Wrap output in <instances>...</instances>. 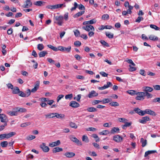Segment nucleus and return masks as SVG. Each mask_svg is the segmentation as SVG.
<instances>
[{
    "label": "nucleus",
    "mask_w": 160,
    "mask_h": 160,
    "mask_svg": "<svg viewBox=\"0 0 160 160\" xmlns=\"http://www.w3.org/2000/svg\"><path fill=\"white\" fill-rule=\"evenodd\" d=\"M63 17L62 16H57L54 17V23L61 26L63 23Z\"/></svg>",
    "instance_id": "obj_1"
},
{
    "label": "nucleus",
    "mask_w": 160,
    "mask_h": 160,
    "mask_svg": "<svg viewBox=\"0 0 160 160\" xmlns=\"http://www.w3.org/2000/svg\"><path fill=\"white\" fill-rule=\"evenodd\" d=\"M74 7H72L71 9V10L72 11L76 10V8L78 7V9L80 10H83V11H84L85 9V7L83 5L80 4L78 5L76 2H74Z\"/></svg>",
    "instance_id": "obj_2"
},
{
    "label": "nucleus",
    "mask_w": 160,
    "mask_h": 160,
    "mask_svg": "<svg viewBox=\"0 0 160 160\" xmlns=\"http://www.w3.org/2000/svg\"><path fill=\"white\" fill-rule=\"evenodd\" d=\"M136 95L137 96L135 98L137 100H143L144 99L145 97L144 92H137Z\"/></svg>",
    "instance_id": "obj_3"
},
{
    "label": "nucleus",
    "mask_w": 160,
    "mask_h": 160,
    "mask_svg": "<svg viewBox=\"0 0 160 160\" xmlns=\"http://www.w3.org/2000/svg\"><path fill=\"white\" fill-rule=\"evenodd\" d=\"M36 91H27V92L24 93L21 91H20L19 95L22 97H28L30 95L31 92H35Z\"/></svg>",
    "instance_id": "obj_4"
},
{
    "label": "nucleus",
    "mask_w": 160,
    "mask_h": 160,
    "mask_svg": "<svg viewBox=\"0 0 160 160\" xmlns=\"http://www.w3.org/2000/svg\"><path fill=\"white\" fill-rule=\"evenodd\" d=\"M113 140L117 142H120L122 141L123 138L119 135H117L113 136Z\"/></svg>",
    "instance_id": "obj_5"
},
{
    "label": "nucleus",
    "mask_w": 160,
    "mask_h": 160,
    "mask_svg": "<svg viewBox=\"0 0 160 160\" xmlns=\"http://www.w3.org/2000/svg\"><path fill=\"white\" fill-rule=\"evenodd\" d=\"M150 120L149 117L147 116L142 117L141 119L139 120V121L140 123L144 124L146 123L147 121H149Z\"/></svg>",
    "instance_id": "obj_6"
},
{
    "label": "nucleus",
    "mask_w": 160,
    "mask_h": 160,
    "mask_svg": "<svg viewBox=\"0 0 160 160\" xmlns=\"http://www.w3.org/2000/svg\"><path fill=\"white\" fill-rule=\"evenodd\" d=\"M70 138L72 141L76 143L78 145L81 146L82 145L81 142L76 137L71 136Z\"/></svg>",
    "instance_id": "obj_7"
},
{
    "label": "nucleus",
    "mask_w": 160,
    "mask_h": 160,
    "mask_svg": "<svg viewBox=\"0 0 160 160\" xmlns=\"http://www.w3.org/2000/svg\"><path fill=\"white\" fill-rule=\"evenodd\" d=\"M40 147L44 152H48L50 149L49 148L48 146H46V144L44 143L41 144Z\"/></svg>",
    "instance_id": "obj_8"
},
{
    "label": "nucleus",
    "mask_w": 160,
    "mask_h": 160,
    "mask_svg": "<svg viewBox=\"0 0 160 160\" xmlns=\"http://www.w3.org/2000/svg\"><path fill=\"white\" fill-rule=\"evenodd\" d=\"M143 113L144 115L145 114H148L153 116H155L156 115V114L154 112L149 109H146L143 110Z\"/></svg>",
    "instance_id": "obj_9"
},
{
    "label": "nucleus",
    "mask_w": 160,
    "mask_h": 160,
    "mask_svg": "<svg viewBox=\"0 0 160 160\" xmlns=\"http://www.w3.org/2000/svg\"><path fill=\"white\" fill-rule=\"evenodd\" d=\"M82 28L88 32H89L90 30L92 31H94V27L91 25H86V26H83L82 27Z\"/></svg>",
    "instance_id": "obj_10"
},
{
    "label": "nucleus",
    "mask_w": 160,
    "mask_h": 160,
    "mask_svg": "<svg viewBox=\"0 0 160 160\" xmlns=\"http://www.w3.org/2000/svg\"><path fill=\"white\" fill-rule=\"evenodd\" d=\"M61 144V142L60 140H58L55 142H52L50 143L49 144V146L51 147H53L59 145Z\"/></svg>",
    "instance_id": "obj_11"
},
{
    "label": "nucleus",
    "mask_w": 160,
    "mask_h": 160,
    "mask_svg": "<svg viewBox=\"0 0 160 160\" xmlns=\"http://www.w3.org/2000/svg\"><path fill=\"white\" fill-rule=\"evenodd\" d=\"M112 84L110 82H108L107 84L104 85L102 87H98V89L99 90H103L106 89L109 87H111L112 86Z\"/></svg>",
    "instance_id": "obj_12"
},
{
    "label": "nucleus",
    "mask_w": 160,
    "mask_h": 160,
    "mask_svg": "<svg viewBox=\"0 0 160 160\" xmlns=\"http://www.w3.org/2000/svg\"><path fill=\"white\" fill-rule=\"evenodd\" d=\"M0 119L1 122H3L4 123H7V118L6 116L4 114H0Z\"/></svg>",
    "instance_id": "obj_13"
},
{
    "label": "nucleus",
    "mask_w": 160,
    "mask_h": 160,
    "mask_svg": "<svg viewBox=\"0 0 160 160\" xmlns=\"http://www.w3.org/2000/svg\"><path fill=\"white\" fill-rule=\"evenodd\" d=\"M32 5V2L30 0H27L23 5L22 7L24 8H28L31 7Z\"/></svg>",
    "instance_id": "obj_14"
},
{
    "label": "nucleus",
    "mask_w": 160,
    "mask_h": 160,
    "mask_svg": "<svg viewBox=\"0 0 160 160\" xmlns=\"http://www.w3.org/2000/svg\"><path fill=\"white\" fill-rule=\"evenodd\" d=\"M69 106L73 108H77L79 107L80 104L76 101H72L70 102Z\"/></svg>",
    "instance_id": "obj_15"
},
{
    "label": "nucleus",
    "mask_w": 160,
    "mask_h": 160,
    "mask_svg": "<svg viewBox=\"0 0 160 160\" xmlns=\"http://www.w3.org/2000/svg\"><path fill=\"white\" fill-rule=\"evenodd\" d=\"M96 22V20L95 19H92L88 21H85L83 22V25H86L87 24H92L95 23Z\"/></svg>",
    "instance_id": "obj_16"
},
{
    "label": "nucleus",
    "mask_w": 160,
    "mask_h": 160,
    "mask_svg": "<svg viewBox=\"0 0 160 160\" xmlns=\"http://www.w3.org/2000/svg\"><path fill=\"white\" fill-rule=\"evenodd\" d=\"M134 111L136 113L138 114L140 116H143L144 115L143 111L141 110L138 108H135L134 109Z\"/></svg>",
    "instance_id": "obj_17"
},
{
    "label": "nucleus",
    "mask_w": 160,
    "mask_h": 160,
    "mask_svg": "<svg viewBox=\"0 0 160 160\" xmlns=\"http://www.w3.org/2000/svg\"><path fill=\"white\" fill-rule=\"evenodd\" d=\"M98 93L94 91H92L88 94V97L90 98L97 96L98 95Z\"/></svg>",
    "instance_id": "obj_18"
},
{
    "label": "nucleus",
    "mask_w": 160,
    "mask_h": 160,
    "mask_svg": "<svg viewBox=\"0 0 160 160\" xmlns=\"http://www.w3.org/2000/svg\"><path fill=\"white\" fill-rule=\"evenodd\" d=\"M75 153L73 152H67L64 154V155L68 158H72L75 156Z\"/></svg>",
    "instance_id": "obj_19"
},
{
    "label": "nucleus",
    "mask_w": 160,
    "mask_h": 160,
    "mask_svg": "<svg viewBox=\"0 0 160 160\" xmlns=\"http://www.w3.org/2000/svg\"><path fill=\"white\" fill-rule=\"evenodd\" d=\"M15 110L16 112H26L27 111V110L25 108L17 107L15 108Z\"/></svg>",
    "instance_id": "obj_20"
},
{
    "label": "nucleus",
    "mask_w": 160,
    "mask_h": 160,
    "mask_svg": "<svg viewBox=\"0 0 160 160\" xmlns=\"http://www.w3.org/2000/svg\"><path fill=\"white\" fill-rule=\"evenodd\" d=\"M63 151V149L61 148L58 147H56L53 148L52 151L53 153H55L60 152H62Z\"/></svg>",
    "instance_id": "obj_21"
},
{
    "label": "nucleus",
    "mask_w": 160,
    "mask_h": 160,
    "mask_svg": "<svg viewBox=\"0 0 160 160\" xmlns=\"http://www.w3.org/2000/svg\"><path fill=\"white\" fill-rule=\"evenodd\" d=\"M6 138L8 139L15 135L16 133L14 132H11L8 133H5Z\"/></svg>",
    "instance_id": "obj_22"
},
{
    "label": "nucleus",
    "mask_w": 160,
    "mask_h": 160,
    "mask_svg": "<svg viewBox=\"0 0 160 160\" xmlns=\"http://www.w3.org/2000/svg\"><path fill=\"white\" fill-rule=\"evenodd\" d=\"M124 123L125 124L124 125H122V128L123 129H125L126 127H130L132 124L131 122H126Z\"/></svg>",
    "instance_id": "obj_23"
},
{
    "label": "nucleus",
    "mask_w": 160,
    "mask_h": 160,
    "mask_svg": "<svg viewBox=\"0 0 160 160\" xmlns=\"http://www.w3.org/2000/svg\"><path fill=\"white\" fill-rule=\"evenodd\" d=\"M157 152V151L156 150L148 151L145 152V154H144V157H146L148 155H149L150 154L155 153H156Z\"/></svg>",
    "instance_id": "obj_24"
},
{
    "label": "nucleus",
    "mask_w": 160,
    "mask_h": 160,
    "mask_svg": "<svg viewBox=\"0 0 160 160\" xmlns=\"http://www.w3.org/2000/svg\"><path fill=\"white\" fill-rule=\"evenodd\" d=\"M120 132V129L118 128L114 127L112 128L111 131V133L112 134H114L115 133H118Z\"/></svg>",
    "instance_id": "obj_25"
},
{
    "label": "nucleus",
    "mask_w": 160,
    "mask_h": 160,
    "mask_svg": "<svg viewBox=\"0 0 160 160\" xmlns=\"http://www.w3.org/2000/svg\"><path fill=\"white\" fill-rule=\"evenodd\" d=\"M65 115L63 114H59L58 113H55V117L58 118L62 119L65 118Z\"/></svg>",
    "instance_id": "obj_26"
},
{
    "label": "nucleus",
    "mask_w": 160,
    "mask_h": 160,
    "mask_svg": "<svg viewBox=\"0 0 160 160\" xmlns=\"http://www.w3.org/2000/svg\"><path fill=\"white\" fill-rule=\"evenodd\" d=\"M85 12L84 11H82L81 12H79L73 15V17L74 18H77L78 17L81 16Z\"/></svg>",
    "instance_id": "obj_27"
},
{
    "label": "nucleus",
    "mask_w": 160,
    "mask_h": 160,
    "mask_svg": "<svg viewBox=\"0 0 160 160\" xmlns=\"http://www.w3.org/2000/svg\"><path fill=\"white\" fill-rule=\"evenodd\" d=\"M48 53L47 51H43L40 52L39 53V56L40 58L44 57L45 55Z\"/></svg>",
    "instance_id": "obj_28"
},
{
    "label": "nucleus",
    "mask_w": 160,
    "mask_h": 160,
    "mask_svg": "<svg viewBox=\"0 0 160 160\" xmlns=\"http://www.w3.org/2000/svg\"><path fill=\"white\" fill-rule=\"evenodd\" d=\"M69 125L72 128L76 129L78 128V126L74 122H69Z\"/></svg>",
    "instance_id": "obj_29"
},
{
    "label": "nucleus",
    "mask_w": 160,
    "mask_h": 160,
    "mask_svg": "<svg viewBox=\"0 0 160 160\" xmlns=\"http://www.w3.org/2000/svg\"><path fill=\"white\" fill-rule=\"evenodd\" d=\"M87 110L90 112H95L97 111V109L94 107H89L87 109Z\"/></svg>",
    "instance_id": "obj_30"
},
{
    "label": "nucleus",
    "mask_w": 160,
    "mask_h": 160,
    "mask_svg": "<svg viewBox=\"0 0 160 160\" xmlns=\"http://www.w3.org/2000/svg\"><path fill=\"white\" fill-rule=\"evenodd\" d=\"M55 113H52L48 114L45 115L46 118H54L55 117Z\"/></svg>",
    "instance_id": "obj_31"
},
{
    "label": "nucleus",
    "mask_w": 160,
    "mask_h": 160,
    "mask_svg": "<svg viewBox=\"0 0 160 160\" xmlns=\"http://www.w3.org/2000/svg\"><path fill=\"white\" fill-rule=\"evenodd\" d=\"M141 142L142 143V146L143 147H144L147 144V141L146 140H144L143 138L141 139Z\"/></svg>",
    "instance_id": "obj_32"
},
{
    "label": "nucleus",
    "mask_w": 160,
    "mask_h": 160,
    "mask_svg": "<svg viewBox=\"0 0 160 160\" xmlns=\"http://www.w3.org/2000/svg\"><path fill=\"white\" fill-rule=\"evenodd\" d=\"M40 84L39 81H37L36 82L35 86L31 90H37L39 88Z\"/></svg>",
    "instance_id": "obj_33"
},
{
    "label": "nucleus",
    "mask_w": 160,
    "mask_h": 160,
    "mask_svg": "<svg viewBox=\"0 0 160 160\" xmlns=\"http://www.w3.org/2000/svg\"><path fill=\"white\" fill-rule=\"evenodd\" d=\"M8 142L7 141H3L1 142L0 146L2 148L6 147L8 145Z\"/></svg>",
    "instance_id": "obj_34"
},
{
    "label": "nucleus",
    "mask_w": 160,
    "mask_h": 160,
    "mask_svg": "<svg viewBox=\"0 0 160 160\" xmlns=\"http://www.w3.org/2000/svg\"><path fill=\"white\" fill-rule=\"evenodd\" d=\"M109 104L112 107H117L119 106V104L116 102H111Z\"/></svg>",
    "instance_id": "obj_35"
},
{
    "label": "nucleus",
    "mask_w": 160,
    "mask_h": 160,
    "mask_svg": "<svg viewBox=\"0 0 160 160\" xmlns=\"http://www.w3.org/2000/svg\"><path fill=\"white\" fill-rule=\"evenodd\" d=\"M149 39L153 41H157L158 39V37L154 36L153 35H150L149 37Z\"/></svg>",
    "instance_id": "obj_36"
},
{
    "label": "nucleus",
    "mask_w": 160,
    "mask_h": 160,
    "mask_svg": "<svg viewBox=\"0 0 160 160\" xmlns=\"http://www.w3.org/2000/svg\"><path fill=\"white\" fill-rule=\"evenodd\" d=\"M146 92H144L145 96H146L148 98H151L152 97V95L148 92H151L152 91H145Z\"/></svg>",
    "instance_id": "obj_37"
},
{
    "label": "nucleus",
    "mask_w": 160,
    "mask_h": 160,
    "mask_svg": "<svg viewBox=\"0 0 160 160\" xmlns=\"http://www.w3.org/2000/svg\"><path fill=\"white\" fill-rule=\"evenodd\" d=\"M106 36L109 38H113V34L108 32H107L105 33Z\"/></svg>",
    "instance_id": "obj_38"
},
{
    "label": "nucleus",
    "mask_w": 160,
    "mask_h": 160,
    "mask_svg": "<svg viewBox=\"0 0 160 160\" xmlns=\"http://www.w3.org/2000/svg\"><path fill=\"white\" fill-rule=\"evenodd\" d=\"M82 140L83 141L86 142H89L88 138L87 136L83 135L82 137Z\"/></svg>",
    "instance_id": "obj_39"
},
{
    "label": "nucleus",
    "mask_w": 160,
    "mask_h": 160,
    "mask_svg": "<svg viewBox=\"0 0 160 160\" xmlns=\"http://www.w3.org/2000/svg\"><path fill=\"white\" fill-rule=\"evenodd\" d=\"M110 132L108 130H104L101 132H99V133L100 135H107Z\"/></svg>",
    "instance_id": "obj_40"
},
{
    "label": "nucleus",
    "mask_w": 160,
    "mask_h": 160,
    "mask_svg": "<svg viewBox=\"0 0 160 160\" xmlns=\"http://www.w3.org/2000/svg\"><path fill=\"white\" fill-rule=\"evenodd\" d=\"M100 42L104 47H109V44L104 40H101Z\"/></svg>",
    "instance_id": "obj_41"
},
{
    "label": "nucleus",
    "mask_w": 160,
    "mask_h": 160,
    "mask_svg": "<svg viewBox=\"0 0 160 160\" xmlns=\"http://www.w3.org/2000/svg\"><path fill=\"white\" fill-rule=\"evenodd\" d=\"M111 101L112 100L109 98H104L102 100V102L103 104H105Z\"/></svg>",
    "instance_id": "obj_42"
},
{
    "label": "nucleus",
    "mask_w": 160,
    "mask_h": 160,
    "mask_svg": "<svg viewBox=\"0 0 160 160\" xmlns=\"http://www.w3.org/2000/svg\"><path fill=\"white\" fill-rule=\"evenodd\" d=\"M71 47L70 46H68L67 48L63 47V52H69L70 51Z\"/></svg>",
    "instance_id": "obj_43"
},
{
    "label": "nucleus",
    "mask_w": 160,
    "mask_h": 160,
    "mask_svg": "<svg viewBox=\"0 0 160 160\" xmlns=\"http://www.w3.org/2000/svg\"><path fill=\"white\" fill-rule=\"evenodd\" d=\"M126 92L132 96L136 95L137 93L136 91H127Z\"/></svg>",
    "instance_id": "obj_44"
},
{
    "label": "nucleus",
    "mask_w": 160,
    "mask_h": 160,
    "mask_svg": "<svg viewBox=\"0 0 160 160\" xmlns=\"http://www.w3.org/2000/svg\"><path fill=\"white\" fill-rule=\"evenodd\" d=\"M109 16L108 14H103L102 17V18L103 20H107L109 19Z\"/></svg>",
    "instance_id": "obj_45"
},
{
    "label": "nucleus",
    "mask_w": 160,
    "mask_h": 160,
    "mask_svg": "<svg viewBox=\"0 0 160 160\" xmlns=\"http://www.w3.org/2000/svg\"><path fill=\"white\" fill-rule=\"evenodd\" d=\"M74 32L75 36L76 37H78L80 35V32L78 29H76L75 31H74Z\"/></svg>",
    "instance_id": "obj_46"
},
{
    "label": "nucleus",
    "mask_w": 160,
    "mask_h": 160,
    "mask_svg": "<svg viewBox=\"0 0 160 160\" xmlns=\"http://www.w3.org/2000/svg\"><path fill=\"white\" fill-rule=\"evenodd\" d=\"M36 138V137L34 135L28 136L26 138V139L28 140H32Z\"/></svg>",
    "instance_id": "obj_47"
},
{
    "label": "nucleus",
    "mask_w": 160,
    "mask_h": 160,
    "mask_svg": "<svg viewBox=\"0 0 160 160\" xmlns=\"http://www.w3.org/2000/svg\"><path fill=\"white\" fill-rule=\"evenodd\" d=\"M73 97V95L72 94L67 95L65 96V98L66 99H71Z\"/></svg>",
    "instance_id": "obj_48"
},
{
    "label": "nucleus",
    "mask_w": 160,
    "mask_h": 160,
    "mask_svg": "<svg viewBox=\"0 0 160 160\" xmlns=\"http://www.w3.org/2000/svg\"><path fill=\"white\" fill-rule=\"evenodd\" d=\"M118 121L121 122L125 123L126 122H127L128 120L124 118H118Z\"/></svg>",
    "instance_id": "obj_49"
},
{
    "label": "nucleus",
    "mask_w": 160,
    "mask_h": 160,
    "mask_svg": "<svg viewBox=\"0 0 160 160\" xmlns=\"http://www.w3.org/2000/svg\"><path fill=\"white\" fill-rule=\"evenodd\" d=\"M92 137L94 138H96V142H99L100 140L99 138H98V136L96 134H93L92 135Z\"/></svg>",
    "instance_id": "obj_50"
},
{
    "label": "nucleus",
    "mask_w": 160,
    "mask_h": 160,
    "mask_svg": "<svg viewBox=\"0 0 160 160\" xmlns=\"http://www.w3.org/2000/svg\"><path fill=\"white\" fill-rule=\"evenodd\" d=\"M43 3V2L41 1H38L35 2L34 4L36 6H41Z\"/></svg>",
    "instance_id": "obj_51"
},
{
    "label": "nucleus",
    "mask_w": 160,
    "mask_h": 160,
    "mask_svg": "<svg viewBox=\"0 0 160 160\" xmlns=\"http://www.w3.org/2000/svg\"><path fill=\"white\" fill-rule=\"evenodd\" d=\"M37 48L39 50H42L44 48L43 45L42 44H39L38 45Z\"/></svg>",
    "instance_id": "obj_52"
},
{
    "label": "nucleus",
    "mask_w": 160,
    "mask_h": 160,
    "mask_svg": "<svg viewBox=\"0 0 160 160\" xmlns=\"http://www.w3.org/2000/svg\"><path fill=\"white\" fill-rule=\"evenodd\" d=\"M101 102H102V100H94L92 102V104L93 105H95Z\"/></svg>",
    "instance_id": "obj_53"
},
{
    "label": "nucleus",
    "mask_w": 160,
    "mask_h": 160,
    "mask_svg": "<svg viewBox=\"0 0 160 160\" xmlns=\"http://www.w3.org/2000/svg\"><path fill=\"white\" fill-rule=\"evenodd\" d=\"M30 124V122H26L23 123L21 125V127H25L29 125Z\"/></svg>",
    "instance_id": "obj_54"
},
{
    "label": "nucleus",
    "mask_w": 160,
    "mask_h": 160,
    "mask_svg": "<svg viewBox=\"0 0 160 160\" xmlns=\"http://www.w3.org/2000/svg\"><path fill=\"white\" fill-rule=\"evenodd\" d=\"M150 27L151 28L155 29L156 30H158L159 29V28L155 25L151 24L150 25Z\"/></svg>",
    "instance_id": "obj_55"
},
{
    "label": "nucleus",
    "mask_w": 160,
    "mask_h": 160,
    "mask_svg": "<svg viewBox=\"0 0 160 160\" xmlns=\"http://www.w3.org/2000/svg\"><path fill=\"white\" fill-rule=\"evenodd\" d=\"M57 7V6H56V5H48L46 7V8H47L51 9H56V8Z\"/></svg>",
    "instance_id": "obj_56"
},
{
    "label": "nucleus",
    "mask_w": 160,
    "mask_h": 160,
    "mask_svg": "<svg viewBox=\"0 0 160 160\" xmlns=\"http://www.w3.org/2000/svg\"><path fill=\"white\" fill-rule=\"evenodd\" d=\"M17 112L16 111L15 112H12L10 111L8 112V113L11 116H16L17 115Z\"/></svg>",
    "instance_id": "obj_57"
},
{
    "label": "nucleus",
    "mask_w": 160,
    "mask_h": 160,
    "mask_svg": "<svg viewBox=\"0 0 160 160\" xmlns=\"http://www.w3.org/2000/svg\"><path fill=\"white\" fill-rule=\"evenodd\" d=\"M143 18L142 17H138L136 19L135 22H136L139 23L141 21L143 20Z\"/></svg>",
    "instance_id": "obj_58"
},
{
    "label": "nucleus",
    "mask_w": 160,
    "mask_h": 160,
    "mask_svg": "<svg viewBox=\"0 0 160 160\" xmlns=\"http://www.w3.org/2000/svg\"><path fill=\"white\" fill-rule=\"evenodd\" d=\"M86 130L88 131H96L97 129L94 128L90 127L87 128Z\"/></svg>",
    "instance_id": "obj_59"
},
{
    "label": "nucleus",
    "mask_w": 160,
    "mask_h": 160,
    "mask_svg": "<svg viewBox=\"0 0 160 160\" xmlns=\"http://www.w3.org/2000/svg\"><path fill=\"white\" fill-rule=\"evenodd\" d=\"M129 66L130 67V68L129 70L130 72H133L136 70V68L132 67L131 65H129Z\"/></svg>",
    "instance_id": "obj_60"
},
{
    "label": "nucleus",
    "mask_w": 160,
    "mask_h": 160,
    "mask_svg": "<svg viewBox=\"0 0 160 160\" xmlns=\"http://www.w3.org/2000/svg\"><path fill=\"white\" fill-rule=\"evenodd\" d=\"M74 45L76 46L80 47L81 45V43L78 41H76L74 42Z\"/></svg>",
    "instance_id": "obj_61"
},
{
    "label": "nucleus",
    "mask_w": 160,
    "mask_h": 160,
    "mask_svg": "<svg viewBox=\"0 0 160 160\" xmlns=\"http://www.w3.org/2000/svg\"><path fill=\"white\" fill-rule=\"evenodd\" d=\"M7 124L6 123H4V125L0 126V131H2L5 128V127L7 126Z\"/></svg>",
    "instance_id": "obj_62"
},
{
    "label": "nucleus",
    "mask_w": 160,
    "mask_h": 160,
    "mask_svg": "<svg viewBox=\"0 0 160 160\" xmlns=\"http://www.w3.org/2000/svg\"><path fill=\"white\" fill-rule=\"evenodd\" d=\"M47 60L50 63L55 64V61L54 60H52V59L50 58H47Z\"/></svg>",
    "instance_id": "obj_63"
},
{
    "label": "nucleus",
    "mask_w": 160,
    "mask_h": 160,
    "mask_svg": "<svg viewBox=\"0 0 160 160\" xmlns=\"http://www.w3.org/2000/svg\"><path fill=\"white\" fill-rule=\"evenodd\" d=\"M153 102L160 103V98H155L152 100Z\"/></svg>",
    "instance_id": "obj_64"
}]
</instances>
